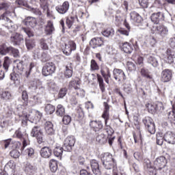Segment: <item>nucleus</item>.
<instances>
[{
  "mask_svg": "<svg viewBox=\"0 0 175 175\" xmlns=\"http://www.w3.org/2000/svg\"><path fill=\"white\" fill-rule=\"evenodd\" d=\"M54 31H55V29L54 28L53 22H51V21H49L45 27V31L46 32L47 35H51Z\"/></svg>",
  "mask_w": 175,
  "mask_h": 175,
  "instance_id": "obj_33",
  "label": "nucleus"
},
{
  "mask_svg": "<svg viewBox=\"0 0 175 175\" xmlns=\"http://www.w3.org/2000/svg\"><path fill=\"white\" fill-rule=\"evenodd\" d=\"M36 117H33V113L27 114L25 116V118L31 122V124H36V122L42 118V113L39 111H36Z\"/></svg>",
  "mask_w": 175,
  "mask_h": 175,
  "instance_id": "obj_14",
  "label": "nucleus"
},
{
  "mask_svg": "<svg viewBox=\"0 0 175 175\" xmlns=\"http://www.w3.org/2000/svg\"><path fill=\"white\" fill-rule=\"evenodd\" d=\"M56 114L59 117H62V116L65 115V107L62 105L59 104L57 106Z\"/></svg>",
  "mask_w": 175,
  "mask_h": 175,
  "instance_id": "obj_38",
  "label": "nucleus"
},
{
  "mask_svg": "<svg viewBox=\"0 0 175 175\" xmlns=\"http://www.w3.org/2000/svg\"><path fill=\"white\" fill-rule=\"evenodd\" d=\"M49 167L52 173H55L58 170V161L54 159H51L49 161Z\"/></svg>",
  "mask_w": 175,
  "mask_h": 175,
  "instance_id": "obj_30",
  "label": "nucleus"
},
{
  "mask_svg": "<svg viewBox=\"0 0 175 175\" xmlns=\"http://www.w3.org/2000/svg\"><path fill=\"white\" fill-rule=\"evenodd\" d=\"M90 70H99V66L95 59H92L90 62Z\"/></svg>",
  "mask_w": 175,
  "mask_h": 175,
  "instance_id": "obj_47",
  "label": "nucleus"
},
{
  "mask_svg": "<svg viewBox=\"0 0 175 175\" xmlns=\"http://www.w3.org/2000/svg\"><path fill=\"white\" fill-rule=\"evenodd\" d=\"M11 42H12L14 44L20 45L21 43L24 42V36L18 33H15L11 36Z\"/></svg>",
  "mask_w": 175,
  "mask_h": 175,
  "instance_id": "obj_18",
  "label": "nucleus"
},
{
  "mask_svg": "<svg viewBox=\"0 0 175 175\" xmlns=\"http://www.w3.org/2000/svg\"><path fill=\"white\" fill-rule=\"evenodd\" d=\"M9 65H10V59L9 58V57H5L4 58L3 67L4 68L5 70H6V72H8L9 69Z\"/></svg>",
  "mask_w": 175,
  "mask_h": 175,
  "instance_id": "obj_53",
  "label": "nucleus"
},
{
  "mask_svg": "<svg viewBox=\"0 0 175 175\" xmlns=\"http://www.w3.org/2000/svg\"><path fill=\"white\" fill-rule=\"evenodd\" d=\"M113 77L115 80H117L118 81H125V80H126V75H125V72L121 69H113Z\"/></svg>",
  "mask_w": 175,
  "mask_h": 175,
  "instance_id": "obj_8",
  "label": "nucleus"
},
{
  "mask_svg": "<svg viewBox=\"0 0 175 175\" xmlns=\"http://www.w3.org/2000/svg\"><path fill=\"white\" fill-rule=\"evenodd\" d=\"M44 129L47 135H54V133H55V131L54 130V125L51 122H46L44 124Z\"/></svg>",
  "mask_w": 175,
  "mask_h": 175,
  "instance_id": "obj_24",
  "label": "nucleus"
},
{
  "mask_svg": "<svg viewBox=\"0 0 175 175\" xmlns=\"http://www.w3.org/2000/svg\"><path fill=\"white\" fill-rule=\"evenodd\" d=\"M25 25L27 27H31V28H35L38 25V21L35 17L28 16L24 20Z\"/></svg>",
  "mask_w": 175,
  "mask_h": 175,
  "instance_id": "obj_19",
  "label": "nucleus"
},
{
  "mask_svg": "<svg viewBox=\"0 0 175 175\" xmlns=\"http://www.w3.org/2000/svg\"><path fill=\"white\" fill-rule=\"evenodd\" d=\"M165 20V15L162 12L154 13L151 16V21L154 23V24H159L160 21H163Z\"/></svg>",
  "mask_w": 175,
  "mask_h": 175,
  "instance_id": "obj_16",
  "label": "nucleus"
},
{
  "mask_svg": "<svg viewBox=\"0 0 175 175\" xmlns=\"http://www.w3.org/2000/svg\"><path fill=\"white\" fill-rule=\"evenodd\" d=\"M106 69V72H105V70L101 68L100 70V73L103 76V77L104 78V80L105 81V83H107V84H109V79L110 77H111V74H110V69L107 67H105Z\"/></svg>",
  "mask_w": 175,
  "mask_h": 175,
  "instance_id": "obj_28",
  "label": "nucleus"
},
{
  "mask_svg": "<svg viewBox=\"0 0 175 175\" xmlns=\"http://www.w3.org/2000/svg\"><path fill=\"white\" fill-rule=\"evenodd\" d=\"M74 23H75V18L73 16L66 18V24L68 28L69 29L72 28V25H73Z\"/></svg>",
  "mask_w": 175,
  "mask_h": 175,
  "instance_id": "obj_50",
  "label": "nucleus"
},
{
  "mask_svg": "<svg viewBox=\"0 0 175 175\" xmlns=\"http://www.w3.org/2000/svg\"><path fill=\"white\" fill-rule=\"evenodd\" d=\"M153 29H154V31H156L159 35L161 36L162 38H165V36H167V33H169L167 27L162 25L153 26Z\"/></svg>",
  "mask_w": 175,
  "mask_h": 175,
  "instance_id": "obj_10",
  "label": "nucleus"
},
{
  "mask_svg": "<svg viewBox=\"0 0 175 175\" xmlns=\"http://www.w3.org/2000/svg\"><path fill=\"white\" fill-rule=\"evenodd\" d=\"M31 136H32V137H36L39 144L43 143V131L40 126H36L32 129Z\"/></svg>",
  "mask_w": 175,
  "mask_h": 175,
  "instance_id": "obj_7",
  "label": "nucleus"
},
{
  "mask_svg": "<svg viewBox=\"0 0 175 175\" xmlns=\"http://www.w3.org/2000/svg\"><path fill=\"white\" fill-rule=\"evenodd\" d=\"M90 167L92 169V173L95 175H100V168L99 167V163L98 161L93 159L90 161Z\"/></svg>",
  "mask_w": 175,
  "mask_h": 175,
  "instance_id": "obj_15",
  "label": "nucleus"
},
{
  "mask_svg": "<svg viewBox=\"0 0 175 175\" xmlns=\"http://www.w3.org/2000/svg\"><path fill=\"white\" fill-rule=\"evenodd\" d=\"M55 9L60 14H65L69 10V2L64 1L62 5L57 6Z\"/></svg>",
  "mask_w": 175,
  "mask_h": 175,
  "instance_id": "obj_21",
  "label": "nucleus"
},
{
  "mask_svg": "<svg viewBox=\"0 0 175 175\" xmlns=\"http://www.w3.org/2000/svg\"><path fill=\"white\" fill-rule=\"evenodd\" d=\"M65 151L64 146H56L53 150V154L55 157H62V153Z\"/></svg>",
  "mask_w": 175,
  "mask_h": 175,
  "instance_id": "obj_35",
  "label": "nucleus"
},
{
  "mask_svg": "<svg viewBox=\"0 0 175 175\" xmlns=\"http://www.w3.org/2000/svg\"><path fill=\"white\" fill-rule=\"evenodd\" d=\"M75 93L77 94V96H80L81 98L84 97L85 92L84 90L81 88H78L75 89Z\"/></svg>",
  "mask_w": 175,
  "mask_h": 175,
  "instance_id": "obj_58",
  "label": "nucleus"
},
{
  "mask_svg": "<svg viewBox=\"0 0 175 175\" xmlns=\"http://www.w3.org/2000/svg\"><path fill=\"white\" fill-rule=\"evenodd\" d=\"M46 85H47L49 90H57V84H55V82H54V81L48 82L46 83Z\"/></svg>",
  "mask_w": 175,
  "mask_h": 175,
  "instance_id": "obj_61",
  "label": "nucleus"
},
{
  "mask_svg": "<svg viewBox=\"0 0 175 175\" xmlns=\"http://www.w3.org/2000/svg\"><path fill=\"white\" fill-rule=\"evenodd\" d=\"M90 44L93 49H96V47H100V46H103V41L100 38H94L90 40Z\"/></svg>",
  "mask_w": 175,
  "mask_h": 175,
  "instance_id": "obj_25",
  "label": "nucleus"
},
{
  "mask_svg": "<svg viewBox=\"0 0 175 175\" xmlns=\"http://www.w3.org/2000/svg\"><path fill=\"white\" fill-rule=\"evenodd\" d=\"M73 75V68L70 66H67L66 67V71L64 72V76L67 79H70V77Z\"/></svg>",
  "mask_w": 175,
  "mask_h": 175,
  "instance_id": "obj_39",
  "label": "nucleus"
},
{
  "mask_svg": "<svg viewBox=\"0 0 175 175\" xmlns=\"http://www.w3.org/2000/svg\"><path fill=\"white\" fill-rule=\"evenodd\" d=\"M22 143H23V147L21 148V150H24V148L25 147H27V146H29V139H28V135H25V137L23 138V139H21Z\"/></svg>",
  "mask_w": 175,
  "mask_h": 175,
  "instance_id": "obj_48",
  "label": "nucleus"
},
{
  "mask_svg": "<svg viewBox=\"0 0 175 175\" xmlns=\"http://www.w3.org/2000/svg\"><path fill=\"white\" fill-rule=\"evenodd\" d=\"M101 161L105 169L110 170L116 166V160L110 152L103 153L100 156Z\"/></svg>",
  "mask_w": 175,
  "mask_h": 175,
  "instance_id": "obj_2",
  "label": "nucleus"
},
{
  "mask_svg": "<svg viewBox=\"0 0 175 175\" xmlns=\"http://www.w3.org/2000/svg\"><path fill=\"white\" fill-rule=\"evenodd\" d=\"M68 92V89H66V88H62L58 94V98H64V96H65V95H66V92Z\"/></svg>",
  "mask_w": 175,
  "mask_h": 175,
  "instance_id": "obj_60",
  "label": "nucleus"
},
{
  "mask_svg": "<svg viewBox=\"0 0 175 175\" xmlns=\"http://www.w3.org/2000/svg\"><path fill=\"white\" fill-rule=\"evenodd\" d=\"M131 20L133 23H140L143 21V18L137 12L133 11L130 13Z\"/></svg>",
  "mask_w": 175,
  "mask_h": 175,
  "instance_id": "obj_26",
  "label": "nucleus"
},
{
  "mask_svg": "<svg viewBox=\"0 0 175 175\" xmlns=\"http://www.w3.org/2000/svg\"><path fill=\"white\" fill-rule=\"evenodd\" d=\"M75 143H76V138H75V136H68L64 139L63 145L64 151H68V152H70L73 147H75Z\"/></svg>",
  "mask_w": 175,
  "mask_h": 175,
  "instance_id": "obj_5",
  "label": "nucleus"
},
{
  "mask_svg": "<svg viewBox=\"0 0 175 175\" xmlns=\"http://www.w3.org/2000/svg\"><path fill=\"white\" fill-rule=\"evenodd\" d=\"M12 49L10 46L8 47L6 45H0V54L1 55H6L8 53H9V51L11 50Z\"/></svg>",
  "mask_w": 175,
  "mask_h": 175,
  "instance_id": "obj_43",
  "label": "nucleus"
},
{
  "mask_svg": "<svg viewBox=\"0 0 175 175\" xmlns=\"http://www.w3.org/2000/svg\"><path fill=\"white\" fill-rule=\"evenodd\" d=\"M10 16H12V12L10 11H6L5 13L1 15L0 20H4L5 21H7L5 27L8 28V29L10 30V32H14V31H16L18 27L13 23L10 19H9Z\"/></svg>",
  "mask_w": 175,
  "mask_h": 175,
  "instance_id": "obj_3",
  "label": "nucleus"
},
{
  "mask_svg": "<svg viewBox=\"0 0 175 175\" xmlns=\"http://www.w3.org/2000/svg\"><path fill=\"white\" fill-rule=\"evenodd\" d=\"M96 142H98V143H100V144H105V143L107 142V138L106 137V135H105V134L101 133L96 137Z\"/></svg>",
  "mask_w": 175,
  "mask_h": 175,
  "instance_id": "obj_41",
  "label": "nucleus"
},
{
  "mask_svg": "<svg viewBox=\"0 0 175 175\" xmlns=\"http://www.w3.org/2000/svg\"><path fill=\"white\" fill-rule=\"evenodd\" d=\"M168 118H169V120H170V121H172V122H174V124H175V113H174V111H170L168 113Z\"/></svg>",
  "mask_w": 175,
  "mask_h": 175,
  "instance_id": "obj_64",
  "label": "nucleus"
},
{
  "mask_svg": "<svg viewBox=\"0 0 175 175\" xmlns=\"http://www.w3.org/2000/svg\"><path fill=\"white\" fill-rule=\"evenodd\" d=\"M173 77L172 70L165 69L161 73V81L163 83H169Z\"/></svg>",
  "mask_w": 175,
  "mask_h": 175,
  "instance_id": "obj_9",
  "label": "nucleus"
},
{
  "mask_svg": "<svg viewBox=\"0 0 175 175\" xmlns=\"http://www.w3.org/2000/svg\"><path fill=\"white\" fill-rule=\"evenodd\" d=\"M97 81L99 84L100 90H101V92H105V82L103 81V78L99 74H97Z\"/></svg>",
  "mask_w": 175,
  "mask_h": 175,
  "instance_id": "obj_36",
  "label": "nucleus"
},
{
  "mask_svg": "<svg viewBox=\"0 0 175 175\" xmlns=\"http://www.w3.org/2000/svg\"><path fill=\"white\" fill-rule=\"evenodd\" d=\"M25 44L27 50H32L36 46V42L32 38H26Z\"/></svg>",
  "mask_w": 175,
  "mask_h": 175,
  "instance_id": "obj_32",
  "label": "nucleus"
},
{
  "mask_svg": "<svg viewBox=\"0 0 175 175\" xmlns=\"http://www.w3.org/2000/svg\"><path fill=\"white\" fill-rule=\"evenodd\" d=\"M148 62L154 68H157L159 64L158 63V59L155 55H148Z\"/></svg>",
  "mask_w": 175,
  "mask_h": 175,
  "instance_id": "obj_31",
  "label": "nucleus"
},
{
  "mask_svg": "<svg viewBox=\"0 0 175 175\" xmlns=\"http://www.w3.org/2000/svg\"><path fill=\"white\" fill-rule=\"evenodd\" d=\"M10 154V156L14 159H17L20 157V152H18V150L16 149H13Z\"/></svg>",
  "mask_w": 175,
  "mask_h": 175,
  "instance_id": "obj_57",
  "label": "nucleus"
},
{
  "mask_svg": "<svg viewBox=\"0 0 175 175\" xmlns=\"http://www.w3.org/2000/svg\"><path fill=\"white\" fill-rule=\"evenodd\" d=\"M105 129L107 133H108L109 136H111V135L114 133V130L113 129V128H111L110 125L107 124V122H105Z\"/></svg>",
  "mask_w": 175,
  "mask_h": 175,
  "instance_id": "obj_55",
  "label": "nucleus"
},
{
  "mask_svg": "<svg viewBox=\"0 0 175 175\" xmlns=\"http://www.w3.org/2000/svg\"><path fill=\"white\" fill-rule=\"evenodd\" d=\"M36 170L38 168L32 165L30 163H27L25 165V171L29 175H35L36 174Z\"/></svg>",
  "mask_w": 175,
  "mask_h": 175,
  "instance_id": "obj_22",
  "label": "nucleus"
},
{
  "mask_svg": "<svg viewBox=\"0 0 175 175\" xmlns=\"http://www.w3.org/2000/svg\"><path fill=\"white\" fill-rule=\"evenodd\" d=\"M9 53H12V54L14 55L15 58H20V52L18 51V49H16L12 46H10Z\"/></svg>",
  "mask_w": 175,
  "mask_h": 175,
  "instance_id": "obj_49",
  "label": "nucleus"
},
{
  "mask_svg": "<svg viewBox=\"0 0 175 175\" xmlns=\"http://www.w3.org/2000/svg\"><path fill=\"white\" fill-rule=\"evenodd\" d=\"M76 116H77L79 121H82V120L84 118V111H83L82 107H78L77 108Z\"/></svg>",
  "mask_w": 175,
  "mask_h": 175,
  "instance_id": "obj_40",
  "label": "nucleus"
},
{
  "mask_svg": "<svg viewBox=\"0 0 175 175\" xmlns=\"http://www.w3.org/2000/svg\"><path fill=\"white\" fill-rule=\"evenodd\" d=\"M75 50H76V43L73 41H69L65 44L63 53L64 54H66V55H70V54H72V51H75Z\"/></svg>",
  "mask_w": 175,
  "mask_h": 175,
  "instance_id": "obj_11",
  "label": "nucleus"
},
{
  "mask_svg": "<svg viewBox=\"0 0 175 175\" xmlns=\"http://www.w3.org/2000/svg\"><path fill=\"white\" fill-rule=\"evenodd\" d=\"M22 31L25 32L29 38H32L33 36V31H32L29 28L23 27Z\"/></svg>",
  "mask_w": 175,
  "mask_h": 175,
  "instance_id": "obj_56",
  "label": "nucleus"
},
{
  "mask_svg": "<svg viewBox=\"0 0 175 175\" xmlns=\"http://www.w3.org/2000/svg\"><path fill=\"white\" fill-rule=\"evenodd\" d=\"M79 85H80V79L77 78L70 81L68 87L70 90H72V88H74V90H77V88H79Z\"/></svg>",
  "mask_w": 175,
  "mask_h": 175,
  "instance_id": "obj_34",
  "label": "nucleus"
},
{
  "mask_svg": "<svg viewBox=\"0 0 175 175\" xmlns=\"http://www.w3.org/2000/svg\"><path fill=\"white\" fill-rule=\"evenodd\" d=\"M45 66L51 72V73L55 72V64H54V63L47 62L46 63Z\"/></svg>",
  "mask_w": 175,
  "mask_h": 175,
  "instance_id": "obj_51",
  "label": "nucleus"
},
{
  "mask_svg": "<svg viewBox=\"0 0 175 175\" xmlns=\"http://www.w3.org/2000/svg\"><path fill=\"white\" fill-rule=\"evenodd\" d=\"M163 139H165L164 137H162L161 134H158L157 135V144L159 146H162V144H163Z\"/></svg>",
  "mask_w": 175,
  "mask_h": 175,
  "instance_id": "obj_62",
  "label": "nucleus"
},
{
  "mask_svg": "<svg viewBox=\"0 0 175 175\" xmlns=\"http://www.w3.org/2000/svg\"><path fill=\"white\" fill-rule=\"evenodd\" d=\"M143 123L144 124L149 133L151 135H154L155 133V123L154 122L152 118L146 117L143 120Z\"/></svg>",
  "mask_w": 175,
  "mask_h": 175,
  "instance_id": "obj_6",
  "label": "nucleus"
},
{
  "mask_svg": "<svg viewBox=\"0 0 175 175\" xmlns=\"http://www.w3.org/2000/svg\"><path fill=\"white\" fill-rule=\"evenodd\" d=\"M164 140L170 144H175V133L172 131H167L164 135Z\"/></svg>",
  "mask_w": 175,
  "mask_h": 175,
  "instance_id": "obj_20",
  "label": "nucleus"
},
{
  "mask_svg": "<svg viewBox=\"0 0 175 175\" xmlns=\"http://www.w3.org/2000/svg\"><path fill=\"white\" fill-rule=\"evenodd\" d=\"M122 50L126 54H131L133 51V45L129 42H124L122 46Z\"/></svg>",
  "mask_w": 175,
  "mask_h": 175,
  "instance_id": "obj_29",
  "label": "nucleus"
},
{
  "mask_svg": "<svg viewBox=\"0 0 175 175\" xmlns=\"http://www.w3.org/2000/svg\"><path fill=\"white\" fill-rule=\"evenodd\" d=\"M90 126L94 132H99L103 129V123L100 120H92Z\"/></svg>",
  "mask_w": 175,
  "mask_h": 175,
  "instance_id": "obj_12",
  "label": "nucleus"
},
{
  "mask_svg": "<svg viewBox=\"0 0 175 175\" xmlns=\"http://www.w3.org/2000/svg\"><path fill=\"white\" fill-rule=\"evenodd\" d=\"M53 150L49 147H43L40 150V155L42 158H50Z\"/></svg>",
  "mask_w": 175,
  "mask_h": 175,
  "instance_id": "obj_27",
  "label": "nucleus"
},
{
  "mask_svg": "<svg viewBox=\"0 0 175 175\" xmlns=\"http://www.w3.org/2000/svg\"><path fill=\"white\" fill-rule=\"evenodd\" d=\"M146 42H147V43H148V44L152 46V47H154V46H155V44H157V40L155 39V38H154L152 36H149L146 39Z\"/></svg>",
  "mask_w": 175,
  "mask_h": 175,
  "instance_id": "obj_52",
  "label": "nucleus"
},
{
  "mask_svg": "<svg viewBox=\"0 0 175 175\" xmlns=\"http://www.w3.org/2000/svg\"><path fill=\"white\" fill-rule=\"evenodd\" d=\"M124 91L126 92V94H131L132 92V88L131 84H124Z\"/></svg>",
  "mask_w": 175,
  "mask_h": 175,
  "instance_id": "obj_63",
  "label": "nucleus"
},
{
  "mask_svg": "<svg viewBox=\"0 0 175 175\" xmlns=\"http://www.w3.org/2000/svg\"><path fill=\"white\" fill-rule=\"evenodd\" d=\"M29 60L27 57L24 56L22 60L17 64L16 68L21 72H25L26 77H28L31 75V70L35 68V63L31 62L28 65Z\"/></svg>",
  "mask_w": 175,
  "mask_h": 175,
  "instance_id": "obj_1",
  "label": "nucleus"
},
{
  "mask_svg": "<svg viewBox=\"0 0 175 175\" xmlns=\"http://www.w3.org/2000/svg\"><path fill=\"white\" fill-rule=\"evenodd\" d=\"M148 110L151 114H154L157 111L162 110V103H159L158 104H148Z\"/></svg>",
  "mask_w": 175,
  "mask_h": 175,
  "instance_id": "obj_17",
  "label": "nucleus"
},
{
  "mask_svg": "<svg viewBox=\"0 0 175 175\" xmlns=\"http://www.w3.org/2000/svg\"><path fill=\"white\" fill-rule=\"evenodd\" d=\"M166 163H167V160H166L165 157L161 156L157 158L153 164L154 170H156L157 172H162L165 169Z\"/></svg>",
  "mask_w": 175,
  "mask_h": 175,
  "instance_id": "obj_4",
  "label": "nucleus"
},
{
  "mask_svg": "<svg viewBox=\"0 0 175 175\" xmlns=\"http://www.w3.org/2000/svg\"><path fill=\"white\" fill-rule=\"evenodd\" d=\"M1 98L3 100H10V99H12V94L8 91H4L1 94Z\"/></svg>",
  "mask_w": 175,
  "mask_h": 175,
  "instance_id": "obj_45",
  "label": "nucleus"
},
{
  "mask_svg": "<svg viewBox=\"0 0 175 175\" xmlns=\"http://www.w3.org/2000/svg\"><path fill=\"white\" fill-rule=\"evenodd\" d=\"M144 165L145 169L149 171L150 173H152V174H154V170H154V166L151 165V161H150V160H147Z\"/></svg>",
  "mask_w": 175,
  "mask_h": 175,
  "instance_id": "obj_42",
  "label": "nucleus"
},
{
  "mask_svg": "<svg viewBox=\"0 0 175 175\" xmlns=\"http://www.w3.org/2000/svg\"><path fill=\"white\" fill-rule=\"evenodd\" d=\"M62 122L64 124V125H69L70 122H72V117L69 115H65L63 117Z\"/></svg>",
  "mask_w": 175,
  "mask_h": 175,
  "instance_id": "obj_54",
  "label": "nucleus"
},
{
  "mask_svg": "<svg viewBox=\"0 0 175 175\" xmlns=\"http://www.w3.org/2000/svg\"><path fill=\"white\" fill-rule=\"evenodd\" d=\"M166 62H167V64H173V62H174L175 51L172 49H167L166 51Z\"/></svg>",
  "mask_w": 175,
  "mask_h": 175,
  "instance_id": "obj_23",
  "label": "nucleus"
},
{
  "mask_svg": "<svg viewBox=\"0 0 175 175\" xmlns=\"http://www.w3.org/2000/svg\"><path fill=\"white\" fill-rule=\"evenodd\" d=\"M46 114H53L55 111V107L51 104H47L45 107Z\"/></svg>",
  "mask_w": 175,
  "mask_h": 175,
  "instance_id": "obj_44",
  "label": "nucleus"
},
{
  "mask_svg": "<svg viewBox=\"0 0 175 175\" xmlns=\"http://www.w3.org/2000/svg\"><path fill=\"white\" fill-rule=\"evenodd\" d=\"M5 148H12V150H17L21 147V142H12V139H7L4 141Z\"/></svg>",
  "mask_w": 175,
  "mask_h": 175,
  "instance_id": "obj_13",
  "label": "nucleus"
},
{
  "mask_svg": "<svg viewBox=\"0 0 175 175\" xmlns=\"http://www.w3.org/2000/svg\"><path fill=\"white\" fill-rule=\"evenodd\" d=\"M141 75L142 76H143V77H146V79H147L148 80H154L152 75H150V72L148 71V70L144 68L141 69Z\"/></svg>",
  "mask_w": 175,
  "mask_h": 175,
  "instance_id": "obj_37",
  "label": "nucleus"
},
{
  "mask_svg": "<svg viewBox=\"0 0 175 175\" xmlns=\"http://www.w3.org/2000/svg\"><path fill=\"white\" fill-rule=\"evenodd\" d=\"M42 72L43 76H50V75H53V72H51L46 66H44L42 68Z\"/></svg>",
  "mask_w": 175,
  "mask_h": 175,
  "instance_id": "obj_59",
  "label": "nucleus"
},
{
  "mask_svg": "<svg viewBox=\"0 0 175 175\" xmlns=\"http://www.w3.org/2000/svg\"><path fill=\"white\" fill-rule=\"evenodd\" d=\"M102 34L106 38H109V36H113L114 35V29L111 28L107 29L102 32Z\"/></svg>",
  "mask_w": 175,
  "mask_h": 175,
  "instance_id": "obj_46",
  "label": "nucleus"
}]
</instances>
